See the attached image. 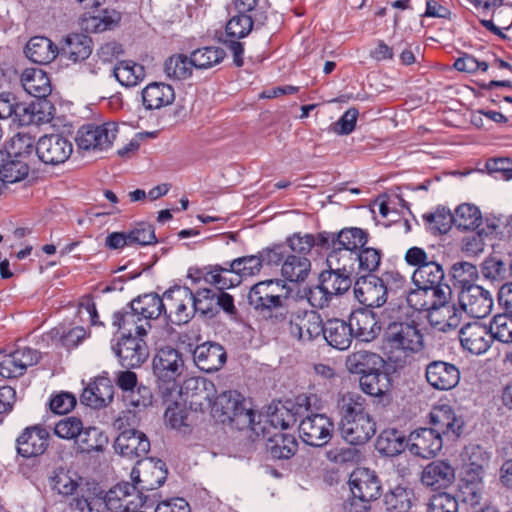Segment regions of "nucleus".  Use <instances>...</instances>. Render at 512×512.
Masks as SVG:
<instances>
[{"instance_id":"nucleus-1","label":"nucleus","mask_w":512,"mask_h":512,"mask_svg":"<svg viewBox=\"0 0 512 512\" xmlns=\"http://www.w3.org/2000/svg\"><path fill=\"white\" fill-rule=\"evenodd\" d=\"M187 388L194 389L191 405L200 409L210 408L212 416L223 424H229L238 430L250 429L256 434L260 430L265 436V428L260 422L255 423V413L247 406L244 397L237 391H224L216 396L215 385L205 378H194L187 381Z\"/></svg>"},{"instance_id":"nucleus-2","label":"nucleus","mask_w":512,"mask_h":512,"mask_svg":"<svg viewBox=\"0 0 512 512\" xmlns=\"http://www.w3.org/2000/svg\"><path fill=\"white\" fill-rule=\"evenodd\" d=\"M337 408L341 416L340 433L351 445H362L376 433V423L368 411L366 399L358 393L338 396Z\"/></svg>"},{"instance_id":"nucleus-3","label":"nucleus","mask_w":512,"mask_h":512,"mask_svg":"<svg viewBox=\"0 0 512 512\" xmlns=\"http://www.w3.org/2000/svg\"><path fill=\"white\" fill-rule=\"evenodd\" d=\"M385 342L390 349V361L397 367L410 362L413 355L424 348V336L419 325L413 321H394L385 331Z\"/></svg>"},{"instance_id":"nucleus-4","label":"nucleus","mask_w":512,"mask_h":512,"mask_svg":"<svg viewBox=\"0 0 512 512\" xmlns=\"http://www.w3.org/2000/svg\"><path fill=\"white\" fill-rule=\"evenodd\" d=\"M408 265L415 267L412 281L415 285H421L433 290L434 295L451 294V288L444 283L445 272L442 265L434 257H430L420 247H411L405 254Z\"/></svg>"},{"instance_id":"nucleus-5","label":"nucleus","mask_w":512,"mask_h":512,"mask_svg":"<svg viewBox=\"0 0 512 512\" xmlns=\"http://www.w3.org/2000/svg\"><path fill=\"white\" fill-rule=\"evenodd\" d=\"M290 289L281 279H268L254 284L247 296L248 304L258 313L270 315L281 308L289 297Z\"/></svg>"},{"instance_id":"nucleus-6","label":"nucleus","mask_w":512,"mask_h":512,"mask_svg":"<svg viewBox=\"0 0 512 512\" xmlns=\"http://www.w3.org/2000/svg\"><path fill=\"white\" fill-rule=\"evenodd\" d=\"M103 498L105 507L112 512H128L131 509L145 507L153 509L155 503L150 499V495L141 497L135 493V487L129 482L118 483L112 487Z\"/></svg>"},{"instance_id":"nucleus-7","label":"nucleus","mask_w":512,"mask_h":512,"mask_svg":"<svg viewBox=\"0 0 512 512\" xmlns=\"http://www.w3.org/2000/svg\"><path fill=\"white\" fill-rule=\"evenodd\" d=\"M117 133L118 125L115 122L86 124L79 128L75 140L81 150L105 151L111 148Z\"/></svg>"},{"instance_id":"nucleus-8","label":"nucleus","mask_w":512,"mask_h":512,"mask_svg":"<svg viewBox=\"0 0 512 512\" xmlns=\"http://www.w3.org/2000/svg\"><path fill=\"white\" fill-rule=\"evenodd\" d=\"M162 297L165 306L163 314L173 324H185L194 316L190 288L177 286L165 291Z\"/></svg>"},{"instance_id":"nucleus-9","label":"nucleus","mask_w":512,"mask_h":512,"mask_svg":"<svg viewBox=\"0 0 512 512\" xmlns=\"http://www.w3.org/2000/svg\"><path fill=\"white\" fill-rule=\"evenodd\" d=\"M299 437L312 447H323L329 443L334 432L333 421L325 414H307L298 425Z\"/></svg>"},{"instance_id":"nucleus-10","label":"nucleus","mask_w":512,"mask_h":512,"mask_svg":"<svg viewBox=\"0 0 512 512\" xmlns=\"http://www.w3.org/2000/svg\"><path fill=\"white\" fill-rule=\"evenodd\" d=\"M289 333L301 343H311L323 333V320L314 310L298 309L289 317Z\"/></svg>"},{"instance_id":"nucleus-11","label":"nucleus","mask_w":512,"mask_h":512,"mask_svg":"<svg viewBox=\"0 0 512 512\" xmlns=\"http://www.w3.org/2000/svg\"><path fill=\"white\" fill-rule=\"evenodd\" d=\"M451 294H444L436 296V302L433 303L427 312V319L429 324L441 331L448 332L458 327L462 321V310L456 303L450 302Z\"/></svg>"},{"instance_id":"nucleus-12","label":"nucleus","mask_w":512,"mask_h":512,"mask_svg":"<svg viewBox=\"0 0 512 512\" xmlns=\"http://www.w3.org/2000/svg\"><path fill=\"white\" fill-rule=\"evenodd\" d=\"M349 486L352 494L351 505L354 506L359 501L363 510L369 508V503L376 500L381 491L378 477L368 469L354 471L350 476Z\"/></svg>"},{"instance_id":"nucleus-13","label":"nucleus","mask_w":512,"mask_h":512,"mask_svg":"<svg viewBox=\"0 0 512 512\" xmlns=\"http://www.w3.org/2000/svg\"><path fill=\"white\" fill-rule=\"evenodd\" d=\"M183 368L184 360L181 353L171 346L158 349L153 358L155 376L160 382L171 385L167 390L174 388L175 380L181 375Z\"/></svg>"},{"instance_id":"nucleus-14","label":"nucleus","mask_w":512,"mask_h":512,"mask_svg":"<svg viewBox=\"0 0 512 512\" xmlns=\"http://www.w3.org/2000/svg\"><path fill=\"white\" fill-rule=\"evenodd\" d=\"M252 28V17L242 12L233 16L226 24V36L223 39V43L232 53L233 63L237 67H241L244 64V46L239 39L247 36Z\"/></svg>"},{"instance_id":"nucleus-15","label":"nucleus","mask_w":512,"mask_h":512,"mask_svg":"<svg viewBox=\"0 0 512 512\" xmlns=\"http://www.w3.org/2000/svg\"><path fill=\"white\" fill-rule=\"evenodd\" d=\"M35 152L43 163L59 165L69 159L73 152V145L61 134L44 135L38 140Z\"/></svg>"},{"instance_id":"nucleus-16","label":"nucleus","mask_w":512,"mask_h":512,"mask_svg":"<svg viewBox=\"0 0 512 512\" xmlns=\"http://www.w3.org/2000/svg\"><path fill=\"white\" fill-rule=\"evenodd\" d=\"M459 306L462 314L473 318H484L488 316L493 308V297L490 291L480 285L469 284L459 296Z\"/></svg>"},{"instance_id":"nucleus-17","label":"nucleus","mask_w":512,"mask_h":512,"mask_svg":"<svg viewBox=\"0 0 512 512\" xmlns=\"http://www.w3.org/2000/svg\"><path fill=\"white\" fill-rule=\"evenodd\" d=\"M458 336L461 348L472 355L486 353L494 342L490 327L478 321L463 325Z\"/></svg>"},{"instance_id":"nucleus-18","label":"nucleus","mask_w":512,"mask_h":512,"mask_svg":"<svg viewBox=\"0 0 512 512\" xmlns=\"http://www.w3.org/2000/svg\"><path fill=\"white\" fill-rule=\"evenodd\" d=\"M460 378L459 367L451 362L433 360L425 367V379L434 390L450 391L459 384Z\"/></svg>"},{"instance_id":"nucleus-19","label":"nucleus","mask_w":512,"mask_h":512,"mask_svg":"<svg viewBox=\"0 0 512 512\" xmlns=\"http://www.w3.org/2000/svg\"><path fill=\"white\" fill-rule=\"evenodd\" d=\"M356 299L367 307H381L387 301V288L380 277L374 274H363L354 283Z\"/></svg>"},{"instance_id":"nucleus-20","label":"nucleus","mask_w":512,"mask_h":512,"mask_svg":"<svg viewBox=\"0 0 512 512\" xmlns=\"http://www.w3.org/2000/svg\"><path fill=\"white\" fill-rule=\"evenodd\" d=\"M430 424L442 437L457 438L462 433L464 420L448 404L434 406L430 413Z\"/></svg>"},{"instance_id":"nucleus-21","label":"nucleus","mask_w":512,"mask_h":512,"mask_svg":"<svg viewBox=\"0 0 512 512\" xmlns=\"http://www.w3.org/2000/svg\"><path fill=\"white\" fill-rule=\"evenodd\" d=\"M112 349L124 368L141 366L149 355L147 345L141 337L122 336Z\"/></svg>"},{"instance_id":"nucleus-22","label":"nucleus","mask_w":512,"mask_h":512,"mask_svg":"<svg viewBox=\"0 0 512 512\" xmlns=\"http://www.w3.org/2000/svg\"><path fill=\"white\" fill-rule=\"evenodd\" d=\"M114 447L120 455L133 460L147 455L150 451V441L143 432L127 429L118 435Z\"/></svg>"},{"instance_id":"nucleus-23","label":"nucleus","mask_w":512,"mask_h":512,"mask_svg":"<svg viewBox=\"0 0 512 512\" xmlns=\"http://www.w3.org/2000/svg\"><path fill=\"white\" fill-rule=\"evenodd\" d=\"M443 446L442 436L433 428H419L409 435L410 452L422 458L435 456Z\"/></svg>"},{"instance_id":"nucleus-24","label":"nucleus","mask_w":512,"mask_h":512,"mask_svg":"<svg viewBox=\"0 0 512 512\" xmlns=\"http://www.w3.org/2000/svg\"><path fill=\"white\" fill-rule=\"evenodd\" d=\"M196 273L195 280L202 279L205 283L213 286V290L225 291L240 284V278L235 276L229 262L224 265H207L197 269Z\"/></svg>"},{"instance_id":"nucleus-25","label":"nucleus","mask_w":512,"mask_h":512,"mask_svg":"<svg viewBox=\"0 0 512 512\" xmlns=\"http://www.w3.org/2000/svg\"><path fill=\"white\" fill-rule=\"evenodd\" d=\"M349 323L355 339L371 342L381 332V325L376 314L369 309H358L351 313Z\"/></svg>"},{"instance_id":"nucleus-26","label":"nucleus","mask_w":512,"mask_h":512,"mask_svg":"<svg viewBox=\"0 0 512 512\" xmlns=\"http://www.w3.org/2000/svg\"><path fill=\"white\" fill-rule=\"evenodd\" d=\"M195 365L202 371L211 373L222 368L227 360V354L222 345L216 342H205L193 350Z\"/></svg>"},{"instance_id":"nucleus-27","label":"nucleus","mask_w":512,"mask_h":512,"mask_svg":"<svg viewBox=\"0 0 512 512\" xmlns=\"http://www.w3.org/2000/svg\"><path fill=\"white\" fill-rule=\"evenodd\" d=\"M49 434L39 426L27 427L16 439L17 452L24 458L36 457L48 447Z\"/></svg>"},{"instance_id":"nucleus-28","label":"nucleus","mask_w":512,"mask_h":512,"mask_svg":"<svg viewBox=\"0 0 512 512\" xmlns=\"http://www.w3.org/2000/svg\"><path fill=\"white\" fill-rule=\"evenodd\" d=\"M420 479L434 490L445 489L454 482L455 469L448 461L434 460L424 467Z\"/></svg>"},{"instance_id":"nucleus-29","label":"nucleus","mask_w":512,"mask_h":512,"mask_svg":"<svg viewBox=\"0 0 512 512\" xmlns=\"http://www.w3.org/2000/svg\"><path fill=\"white\" fill-rule=\"evenodd\" d=\"M93 50L91 37L82 33L67 35L61 42L59 54L72 63H80L89 58Z\"/></svg>"},{"instance_id":"nucleus-30","label":"nucleus","mask_w":512,"mask_h":512,"mask_svg":"<svg viewBox=\"0 0 512 512\" xmlns=\"http://www.w3.org/2000/svg\"><path fill=\"white\" fill-rule=\"evenodd\" d=\"M114 396V387L111 381L105 377L96 378L84 388L80 401L82 404L94 409L107 406Z\"/></svg>"},{"instance_id":"nucleus-31","label":"nucleus","mask_w":512,"mask_h":512,"mask_svg":"<svg viewBox=\"0 0 512 512\" xmlns=\"http://www.w3.org/2000/svg\"><path fill=\"white\" fill-rule=\"evenodd\" d=\"M112 324L119 331H122V336L129 337H134L133 334L137 337H143L151 328L150 322L142 320L140 315L130 309V303L113 314Z\"/></svg>"},{"instance_id":"nucleus-32","label":"nucleus","mask_w":512,"mask_h":512,"mask_svg":"<svg viewBox=\"0 0 512 512\" xmlns=\"http://www.w3.org/2000/svg\"><path fill=\"white\" fill-rule=\"evenodd\" d=\"M326 342L338 350H346L350 347L354 338L349 321L333 318L323 322L322 336Z\"/></svg>"},{"instance_id":"nucleus-33","label":"nucleus","mask_w":512,"mask_h":512,"mask_svg":"<svg viewBox=\"0 0 512 512\" xmlns=\"http://www.w3.org/2000/svg\"><path fill=\"white\" fill-rule=\"evenodd\" d=\"M385 361L377 353L359 350L350 354L346 359V367L350 373L363 376L371 372H378L384 369Z\"/></svg>"},{"instance_id":"nucleus-34","label":"nucleus","mask_w":512,"mask_h":512,"mask_svg":"<svg viewBox=\"0 0 512 512\" xmlns=\"http://www.w3.org/2000/svg\"><path fill=\"white\" fill-rule=\"evenodd\" d=\"M25 55L32 62L45 65L51 63L59 54V47L44 36L32 37L25 47Z\"/></svg>"},{"instance_id":"nucleus-35","label":"nucleus","mask_w":512,"mask_h":512,"mask_svg":"<svg viewBox=\"0 0 512 512\" xmlns=\"http://www.w3.org/2000/svg\"><path fill=\"white\" fill-rule=\"evenodd\" d=\"M108 442V436L100 428L83 426L74 442V448L77 453L81 454L99 453L105 450Z\"/></svg>"},{"instance_id":"nucleus-36","label":"nucleus","mask_w":512,"mask_h":512,"mask_svg":"<svg viewBox=\"0 0 512 512\" xmlns=\"http://www.w3.org/2000/svg\"><path fill=\"white\" fill-rule=\"evenodd\" d=\"M298 450V441L293 434L276 432L268 437L266 452L276 460H287Z\"/></svg>"},{"instance_id":"nucleus-37","label":"nucleus","mask_w":512,"mask_h":512,"mask_svg":"<svg viewBox=\"0 0 512 512\" xmlns=\"http://www.w3.org/2000/svg\"><path fill=\"white\" fill-rule=\"evenodd\" d=\"M175 92L171 85L154 82L147 85L142 91L143 105L146 109H160L173 103Z\"/></svg>"},{"instance_id":"nucleus-38","label":"nucleus","mask_w":512,"mask_h":512,"mask_svg":"<svg viewBox=\"0 0 512 512\" xmlns=\"http://www.w3.org/2000/svg\"><path fill=\"white\" fill-rule=\"evenodd\" d=\"M414 491L408 486L397 484L384 494L385 512H409L412 508Z\"/></svg>"},{"instance_id":"nucleus-39","label":"nucleus","mask_w":512,"mask_h":512,"mask_svg":"<svg viewBox=\"0 0 512 512\" xmlns=\"http://www.w3.org/2000/svg\"><path fill=\"white\" fill-rule=\"evenodd\" d=\"M130 309L140 315L142 320L150 322V320L157 319L163 314L165 306L163 297L156 293H149L133 299L130 302Z\"/></svg>"},{"instance_id":"nucleus-40","label":"nucleus","mask_w":512,"mask_h":512,"mask_svg":"<svg viewBox=\"0 0 512 512\" xmlns=\"http://www.w3.org/2000/svg\"><path fill=\"white\" fill-rule=\"evenodd\" d=\"M24 90L37 99L46 98L51 93V83L46 72L41 69H26L21 76Z\"/></svg>"},{"instance_id":"nucleus-41","label":"nucleus","mask_w":512,"mask_h":512,"mask_svg":"<svg viewBox=\"0 0 512 512\" xmlns=\"http://www.w3.org/2000/svg\"><path fill=\"white\" fill-rule=\"evenodd\" d=\"M408 447L405 435L397 429H386L380 433L376 441V449L382 455L393 457Z\"/></svg>"},{"instance_id":"nucleus-42","label":"nucleus","mask_w":512,"mask_h":512,"mask_svg":"<svg viewBox=\"0 0 512 512\" xmlns=\"http://www.w3.org/2000/svg\"><path fill=\"white\" fill-rule=\"evenodd\" d=\"M311 269V262L305 256L287 255L282 263V276L290 282H303Z\"/></svg>"},{"instance_id":"nucleus-43","label":"nucleus","mask_w":512,"mask_h":512,"mask_svg":"<svg viewBox=\"0 0 512 512\" xmlns=\"http://www.w3.org/2000/svg\"><path fill=\"white\" fill-rule=\"evenodd\" d=\"M326 263L328 268L334 271L343 272L354 278L357 277L356 251L349 252L347 249L338 247L328 254Z\"/></svg>"},{"instance_id":"nucleus-44","label":"nucleus","mask_w":512,"mask_h":512,"mask_svg":"<svg viewBox=\"0 0 512 512\" xmlns=\"http://www.w3.org/2000/svg\"><path fill=\"white\" fill-rule=\"evenodd\" d=\"M113 75L125 87L138 85L145 77V70L141 64L124 60L116 64Z\"/></svg>"},{"instance_id":"nucleus-45","label":"nucleus","mask_w":512,"mask_h":512,"mask_svg":"<svg viewBox=\"0 0 512 512\" xmlns=\"http://www.w3.org/2000/svg\"><path fill=\"white\" fill-rule=\"evenodd\" d=\"M308 404L309 405V398H298L297 406L294 404H291V407H287L285 405H282L281 407H276L275 411L272 412L268 416V422L271 426L274 428H282L287 429L291 426H293L297 422V416L299 414V409L303 405Z\"/></svg>"},{"instance_id":"nucleus-46","label":"nucleus","mask_w":512,"mask_h":512,"mask_svg":"<svg viewBox=\"0 0 512 512\" xmlns=\"http://www.w3.org/2000/svg\"><path fill=\"white\" fill-rule=\"evenodd\" d=\"M226 56L224 49L207 46L191 52L190 58L194 68L200 70L210 69L221 63Z\"/></svg>"},{"instance_id":"nucleus-47","label":"nucleus","mask_w":512,"mask_h":512,"mask_svg":"<svg viewBox=\"0 0 512 512\" xmlns=\"http://www.w3.org/2000/svg\"><path fill=\"white\" fill-rule=\"evenodd\" d=\"M192 306L194 315L198 313L206 319H213L217 316L215 306V290L212 288H199L192 291Z\"/></svg>"},{"instance_id":"nucleus-48","label":"nucleus","mask_w":512,"mask_h":512,"mask_svg":"<svg viewBox=\"0 0 512 512\" xmlns=\"http://www.w3.org/2000/svg\"><path fill=\"white\" fill-rule=\"evenodd\" d=\"M121 16L115 10L104 9L97 15H91L83 19V26L86 31L100 33L113 29L120 21Z\"/></svg>"},{"instance_id":"nucleus-49","label":"nucleus","mask_w":512,"mask_h":512,"mask_svg":"<svg viewBox=\"0 0 512 512\" xmlns=\"http://www.w3.org/2000/svg\"><path fill=\"white\" fill-rule=\"evenodd\" d=\"M355 278L343 272L334 271L328 268L319 275V281L326 287V289L333 295H341L347 292Z\"/></svg>"},{"instance_id":"nucleus-50","label":"nucleus","mask_w":512,"mask_h":512,"mask_svg":"<svg viewBox=\"0 0 512 512\" xmlns=\"http://www.w3.org/2000/svg\"><path fill=\"white\" fill-rule=\"evenodd\" d=\"M482 215L479 208L473 204L459 205L453 214V223L458 229L471 230L479 226Z\"/></svg>"},{"instance_id":"nucleus-51","label":"nucleus","mask_w":512,"mask_h":512,"mask_svg":"<svg viewBox=\"0 0 512 512\" xmlns=\"http://www.w3.org/2000/svg\"><path fill=\"white\" fill-rule=\"evenodd\" d=\"M335 240L337 248L347 249L349 252L358 251L368 242L367 231L358 227L344 228L337 233Z\"/></svg>"},{"instance_id":"nucleus-52","label":"nucleus","mask_w":512,"mask_h":512,"mask_svg":"<svg viewBox=\"0 0 512 512\" xmlns=\"http://www.w3.org/2000/svg\"><path fill=\"white\" fill-rule=\"evenodd\" d=\"M360 387L364 393L370 396H382L388 391L390 379L388 374L381 369L378 372L364 374L359 379Z\"/></svg>"},{"instance_id":"nucleus-53","label":"nucleus","mask_w":512,"mask_h":512,"mask_svg":"<svg viewBox=\"0 0 512 512\" xmlns=\"http://www.w3.org/2000/svg\"><path fill=\"white\" fill-rule=\"evenodd\" d=\"M423 220L427 230L434 235L445 234L454 225L453 214L444 207H439L434 212L423 215Z\"/></svg>"},{"instance_id":"nucleus-54","label":"nucleus","mask_w":512,"mask_h":512,"mask_svg":"<svg viewBox=\"0 0 512 512\" xmlns=\"http://www.w3.org/2000/svg\"><path fill=\"white\" fill-rule=\"evenodd\" d=\"M29 164L27 161L8 157L0 167V179L4 183H15L28 176Z\"/></svg>"},{"instance_id":"nucleus-55","label":"nucleus","mask_w":512,"mask_h":512,"mask_svg":"<svg viewBox=\"0 0 512 512\" xmlns=\"http://www.w3.org/2000/svg\"><path fill=\"white\" fill-rule=\"evenodd\" d=\"M192 67L190 56L176 54L165 61L164 72L169 78L182 80L192 75Z\"/></svg>"},{"instance_id":"nucleus-56","label":"nucleus","mask_w":512,"mask_h":512,"mask_svg":"<svg viewBox=\"0 0 512 512\" xmlns=\"http://www.w3.org/2000/svg\"><path fill=\"white\" fill-rule=\"evenodd\" d=\"M382 258V252L373 247H365L356 251L357 260V277L363 274H373L375 272Z\"/></svg>"},{"instance_id":"nucleus-57","label":"nucleus","mask_w":512,"mask_h":512,"mask_svg":"<svg viewBox=\"0 0 512 512\" xmlns=\"http://www.w3.org/2000/svg\"><path fill=\"white\" fill-rule=\"evenodd\" d=\"M229 263L233 273L235 276H238L240 280L242 277H249L258 274L263 267L259 253L257 255L239 257Z\"/></svg>"},{"instance_id":"nucleus-58","label":"nucleus","mask_w":512,"mask_h":512,"mask_svg":"<svg viewBox=\"0 0 512 512\" xmlns=\"http://www.w3.org/2000/svg\"><path fill=\"white\" fill-rule=\"evenodd\" d=\"M34 139L27 133L15 134L7 148L8 157L20 158L25 161L32 155L35 150Z\"/></svg>"},{"instance_id":"nucleus-59","label":"nucleus","mask_w":512,"mask_h":512,"mask_svg":"<svg viewBox=\"0 0 512 512\" xmlns=\"http://www.w3.org/2000/svg\"><path fill=\"white\" fill-rule=\"evenodd\" d=\"M416 289L411 290L406 297L407 304L415 311H427L436 302V295L433 290L421 285H415Z\"/></svg>"},{"instance_id":"nucleus-60","label":"nucleus","mask_w":512,"mask_h":512,"mask_svg":"<svg viewBox=\"0 0 512 512\" xmlns=\"http://www.w3.org/2000/svg\"><path fill=\"white\" fill-rule=\"evenodd\" d=\"M489 327L493 336V341L497 340L501 343H512V316L503 313L495 315Z\"/></svg>"},{"instance_id":"nucleus-61","label":"nucleus","mask_w":512,"mask_h":512,"mask_svg":"<svg viewBox=\"0 0 512 512\" xmlns=\"http://www.w3.org/2000/svg\"><path fill=\"white\" fill-rule=\"evenodd\" d=\"M508 265L499 257H489L481 265V274L483 278L492 282L500 283L507 275Z\"/></svg>"},{"instance_id":"nucleus-62","label":"nucleus","mask_w":512,"mask_h":512,"mask_svg":"<svg viewBox=\"0 0 512 512\" xmlns=\"http://www.w3.org/2000/svg\"><path fill=\"white\" fill-rule=\"evenodd\" d=\"M167 471L162 469V466L157 464L151 465L150 469H145L142 472V478L140 480V495H143L144 491H152L158 489L166 480Z\"/></svg>"},{"instance_id":"nucleus-63","label":"nucleus","mask_w":512,"mask_h":512,"mask_svg":"<svg viewBox=\"0 0 512 512\" xmlns=\"http://www.w3.org/2000/svg\"><path fill=\"white\" fill-rule=\"evenodd\" d=\"M132 246H147L157 243L153 225L145 222L138 223L133 229L127 231Z\"/></svg>"},{"instance_id":"nucleus-64","label":"nucleus","mask_w":512,"mask_h":512,"mask_svg":"<svg viewBox=\"0 0 512 512\" xmlns=\"http://www.w3.org/2000/svg\"><path fill=\"white\" fill-rule=\"evenodd\" d=\"M457 499L446 492L433 495L427 505L428 512H458Z\"/></svg>"}]
</instances>
